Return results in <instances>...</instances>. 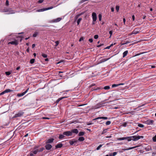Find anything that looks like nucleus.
Listing matches in <instances>:
<instances>
[{"label":"nucleus","instance_id":"obj_1","mask_svg":"<svg viewBox=\"0 0 156 156\" xmlns=\"http://www.w3.org/2000/svg\"><path fill=\"white\" fill-rule=\"evenodd\" d=\"M130 138H132V140L134 141H136L141 138H143L144 136H129Z\"/></svg>","mask_w":156,"mask_h":156},{"label":"nucleus","instance_id":"obj_2","mask_svg":"<svg viewBox=\"0 0 156 156\" xmlns=\"http://www.w3.org/2000/svg\"><path fill=\"white\" fill-rule=\"evenodd\" d=\"M4 11L5 12H9V14H13L15 13V12L12 10L11 9H4Z\"/></svg>","mask_w":156,"mask_h":156},{"label":"nucleus","instance_id":"obj_3","mask_svg":"<svg viewBox=\"0 0 156 156\" xmlns=\"http://www.w3.org/2000/svg\"><path fill=\"white\" fill-rule=\"evenodd\" d=\"M104 103L102 102L99 103L94 106V108L97 109L99 108L102 106Z\"/></svg>","mask_w":156,"mask_h":156},{"label":"nucleus","instance_id":"obj_4","mask_svg":"<svg viewBox=\"0 0 156 156\" xmlns=\"http://www.w3.org/2000/svg\"><path fill=\"white\" fill-rule=\"evenodd\" d=\"M92 17L93 21L95 22L97 19V17L96 14L95 12H93L92 15Z\"/></svg>","mask_w":156,"mask_h":156},{"label":"nucleus","instance_id":"obj_5","mask_svg":"<svg viewBox=\"0 0 156 156\" xmlns=\"http://www.w3.org/2000/svg\"><path fill=\"white\" fill-rule=\"evenodd\" d=\"M23 113L24 112H23L20 111L15 115V117H20L23 115Z\"/></svg>","mask_w":156,"mask_h":156},{"label":"nucleus","instance_id":"obj_6","mask_svg":"<svg viewBox=\"0 0 156 156\" xmlns=\"http://www.w3.org/2000/svg\"><path fill=\"white\" fill-rule=\"evenodd\" d=\"M10 44H13V45H17L18 44V42L17 40H15L13 41L9 42L8 43V44L9 45Z\"/></svg>","mask_w":156,"mask_h":156},{"label":"nucleus","instance_id":"obj_7","mask_svg":"<svg viewBox=\"0 0 156 156\" xmlns=\"http://www.w3.org/2000/svg\"><path fill=\"white\" fill-rule=\"evenodd\" d=\"M29 89V88H28L25 91L23 92L21 94H18L17 95V96L20 97L23 96L28 92Z\"/></svg>","mask_w":156,"mask_h":156},{"label":"nucleus","instance_id":"obj_8","mask_svg":"<svg viewBox=\"0 0 156 156\" xmlns=\"http://www.w3.org/2000/svg\"><path fill=\"white\" fill-rule=\"evenodd\" d=\"M63 134L67 136H71L72 135V132L70 131L64 132H63Z\"/></svg>","mask_w":156,"mask_h":156},{"label":"nucleus","instance_id":"obj_9","mask_svg":"<svg viewBox=\"0 0 156 156\" xmlns=\"http://www.w3.org/2000/svg\"><path fill=\"white\" fill-rule=\"evenodd\" d=\"M154 121L151 120H148L146 121V123L148 125H152L153 124Z\"/></svg>","mask_w":156,"mask_h":156},{"label":"nucleus","instance_id":"obj_10","mask_svg":"<svg viewBox=\"0 0 156 156\" xmlns=\"http://www.w3.org/2000/svg\"><path fill=\"white\" fill-rule=\"evenodd\" d=\"M45 147L46 149L49 150L52 148V146L51 144H47L45 146Z\"/></svg>","mask_w":156,"mask_h":156},{"label":"nucleus","instance_id":"obj_11","mask_svg":"<svg viewBox=\"0 0 156 156\" xmlns=\"http://www.w3.org/2000/svg\"><path fill=\"white\" fill-rule=\"evenodd\" d=\"M108 118L107 117H98L94 119V120H95L97 119H103L104 120H106L108 119Z\"/></svg>","mask_w":156,"mask_h":156},{"label":"nucleus","instance_id":"obj_12","mask_svg":"<svg viewBox=\"0 0 156 156\" xmlns=\"http://www.w3.org/2000/svg\"><path fill=\"white\" fill-rule=\"evenodd\" d=\"M62 20L61 18H57L53 20L52 22L54 23H57L60 21Z\"/></svg>","mask_w":156,"mask_h":156},{"label":"nucleus","instance_id":"obj_13","mask_svg":"<svg viewBox=\"0 0 156 156\" xmlns=\"http://www.w3.org/2000/svg\"><path fill=\"white\" fill-rule=\"evenodd\" d=\"M54 139L53 138L49 139L47 140L46 142V144L51 143L53 142Z\"/></svg>","mask_w":156,"mask_h":156},{"label":"nucleus","instance_id":"obj_14","mask_svg":"<svg viewBox=\"0 0 156 156\" xmlns=\"http://www.w3.org/2000/svg\"><path fill=\"white\" fill-rule=\"evenodd\" d=\"M130 137H123L119 138H117V140H126L127 139L129 138Z\"/></svg>","mask_w":156,"mask_h":156},{"label":"nucleus","instance_id":"obj_15","mask_svg":"<svg viewBox=\"0 0 156 156\" xmlns=\"http://www.w3.org/2000/svg\"><path fill=\"white\" fill-rule=\"evenodd\" d=\"M139 33V31H138L137 29H135L132 32L131 34H130V35H132L133 34H136Z\"/></svg>","mask_w":156,"mask_h":156},{"label":"nucleus","instance_id":"obj_16","mask_svg":"<svg viewBox=\"0 0 156 156\" xmlns=\"http://www.w3.org/2000/svg\"><path fill=\"white\" fill-rule=\"evenodd\" d=\"M71 132H72V133L77 134L78 133V130L77 129H75L72 130Z\"/></svg>","mask_w":156,"mask_h":156},{"label":"nucleus","instance_id":"obj_17","mask_svg":"<svg viewBox=\"0 0 156 156\" xmlns=\"http://www.w3.org/2000/svg\"><path fill=\"white\" fill-rule=\"evenodd\" d=\"M138 147V146H135V147H129V148H128L127 149H123V150L124 151H125L126 150H130V149H133L135 148L136 147Z\"/></svg>","mask_w":156,"mask_h":156},{"label":"nucleus","instance_id":"obj_18","mask_svg":"<svg viewBox=\"0 0 156 156\" xmlns=\"http://www.w3.org/2000/svg\"><path fill=\"white\" fill-rule=\"evenodd\" d=\"M63 146L62 144L60 143L58 144L57 145L55 146L56 148H61Z\"/></svg>","mask_w":156,"mask_h":156},{"label":"nucleus","instance_id":"obj_19","mask_svg":"<svg viewBox=\"0 0 156 156\" xmlns=\"http://www.w3.org/2000/svg\"><path fill=\"white\" fill-rule=\"evenodd\" d=\"M77 142V140H73L70 141L69 142L70 144L71 145H72L75 143H76Z\"/></svg>","mask_w":156,"mask_h":156},{"label":"nucleus","instance_id":"obj_20","mask_svg":"<svg viewBox=\"0 0 156 156\" xmlns=\"http://www.w3.org/2000/svg\"><path fill=\"white\" fill-rule=\"evenodd\" d=\"M128 53V51H125L123 53V57L124 58L126 56Z\"/></svg>","mask_w":156,"mask_h":156},{"label":"nucleus","instance_id":"obj_21","mask_svg":"<svg viewBox=\"0 0 156 156\" xmlns=\"http://www.w3.org/2000/svg\"><path fill=\"white\" fill-rule=\"evenodd\" d=\"M65 135L63 134V133L62 134H60L59 137V138L60 139H62L63 138L65 137Z\"/></svg>","mask_w":156,"mask_h":156},{"label":"nucleus","instance_id":"obj_22","mask_svg":"<svg viewBox=\"0 0 156 156\" xmlns=\"http://www.w3.org/2000/svg\"><path fill=\"white\" fill-rule=\"evenodd\" d=\"M45 11V8L40 9H38L37 10V12H43Z\"/></svg>","mask_w":156,"mask_h":156},{"label":"nucleus","instance_id":"obj_23","mask_svg":"<svg viewBox=\"0 0 156 156\" xmlns=\"http://www.w3.org/2000/svg\"><path fill=\"white\" fill-rule=\"evenodd\" d=\"M84 139L83 137H80L79 138L78 140L80 141H82L84 140Z\"/></svg>","mask_w":156,"mask_h":156},{"label":"nucleus","instance_id":"obj_24","mask_svg":"<svg viewBox=\"0 0 156 156\" xmlns=\"http://www.w3.org/2000/svg\"><path fill=\"white\" fill-rule=\"evenodd\" d=\"M84 134V132H80L79 135V136H81L83 135Z\"/></svg>","mask_w":156,"mask_h":156},{"label":"nucleus","instance_id":"obj_25","mask_svg":"<svg viewBox=\"0 0 156 156\" xmlns=\"http://www.w3.org/2000/svg\"><path fill=\"white\" fill-rule=\"evenodd\" d=\"M11 91H12V90H11L10 89H7L5 90V91H4V92H5V93L10 92Z\"/></svg>","mask_w":156,"mask_h":156},{"label":"nucleus","instance_id":"obj_26","mask_svg":"<svg viewBox=\"0 0 156 156\" xmlns=\"http://www.w3.org/2000/svg\"><path fill=\"white\" fill-rule=\"evenodd\" d=\"M99 20L101 21V20L102 15L101 14H99L98 15Z\"/></svg>","mask_w":156,"mask_h":156},{"label":"nucleus","instance_id":"obj_27","mask_svg":"<svg viewBox=\"0 0 156 156\" xmlns=\"http://www.w3.org/2000/svg\"><path fill=\"white\" fill-rule=\"evenodd\" d=\"M152 140L154 142H156V135L152 138Z\"/></svg>","mask_w":156,"mask_h":156},{"label":"nucleus","instance_id":"obj_28","mask_svg":"<svg viewBox=\"0 0 156 156\" xmlns=\"http://www.w3.org/2000/svg\"><path fill=\"white\" fill-rule=\"evenodd\" d=\"M82 19L81 18H80L77 21V23L78 25L80 23V21L82 20Z\"/></svg>","mask_w":156,"mask_h":156},{"label":"nucleus","instance_id":"obj_29","mask_svg":"<svg viewBox=\"0 0 156 156\" xmlns=\"http://www.w3.org/2000/svg\"><path fill=\"white\" fill-rule=\"evenodd\" d=\"M110 58H106V59H102L101 60V62H105L106 61H107L108 60H109V59Z\"/></svg>","mask_w":156,"mask_h":156},{"label":"nucleus","instance_id":"obj_30","mask_svg":"<svg viewBox=\"0 0 156 156\" xmlns=\"http://www.w3.org/2000/svg\"><path fill=\"white\" fill-rule=\"evenodd\" d=\"M65 97H61V98H59L57 101L58 102H59L62 99L65 98Z\"/></svg>","mask_w":156,"mask_h":156},{"label":"nucleus","instance_id":"obj_31","mask_svg":"<svg viewBox=\"0 0 156 156\" xmlns=\"http://www.w3.org/2000/svg\"><path fill=\"white\" fill-rule=\"evenodd\" d=\"M35 59H32L30 60V62L31 64H33L34 63Z\"/></svg>","mask_w":156,"mask_h":156},{"label":"nucleus","instance_id":"obj_32","mask_svg":"<svg viewBox=\"0 0 156 156\" xmlns=\"http://www.w3.org/2000/svg\"><path fill=\"white\" fill-rule=\"evenodd\" d=\"M11 73L10 72H5V74L7 76H9V75L11 74Z\"/></svg>","mask_w":156,"mask_h":156},{"label":"nucleus","instance_id":"obj_33","mask_svg":"<svg viewBox=\"0 0 156 156\" xmlns=\"http://www.w3.org/2000/svg\"><path fill=\"white\" fill-rule=\"evenodd\" d=\"M53 8V7L51 6V7H48V8H45V11L46 10H49V9H51L52 8Z\"/></svg>","mask_w":156,"mask_h":156},{"label":"nucleus","instance_id":"obj_34","mask_svg":"<svg viewBox=\"0 0 156 156\" xmlns=\"http://www.w3.org/2000/svg\"><path fill=\"white\" fill-rule=\"evenodd\" d=\"M110 87L109 86H106L104 87V89L105 90H108L110 89Z\"/></svg>","mask_w":156,"mask_h":156},{"label":"nucleus","instance_id":"obj_35","mask_svg":"<svg viewBox=\"0 0 156 156\" xmlns=\"http://www.w3.org/2000/svg\"><path fill=\"white\" fill-rule=\"evenodd\" d=\"M111 123V122L110 121H107L106 123V125H108L110 124Z\"/></svg>","mask_w":156,"mask_h":156},{"label":"nucleus","instance_id":"obj_36","mask_svg":"<svg viewBox=\"0 0 156 156\" xmlns=\"http://www.w3.org/2000/svg\"><path fill=\"white\" fill-rule=\"evenodd\" d=\"M138 126L140 127L143 128L144 127V126L143 124H139L138 125Z\"/></svg>","mask_w":156,"mask_h":156},{"label":"nucleus","instance_id":"obj_37","mask_svg":"<svg viewBox=\"0 0 156 156\" xmlns=\"http://www.w3.org/2000/svg\"><path fill=\"white\" fill-rule=\"evenodd\" d=\"M107 129H104L103 130V131H102V132L101 134H103L104 133H106L107 132Z\"/></svg>","mask_w":156,"mask_h":156},{"label":"nucleus","instance_id":"obj_38","mask_svg":"<svg viewBox=\"0 0 156 156\" xmlns=\"http://www.w3.org/2000/svg\"><path fill=\"white\" fill-rule=\"evenodd\" d=\"M41 55L44 58H47V55L44 54H42Z\"/></svg>","mask_w":156,"mask_h":156},{"label":"nucleus","instance_id":"obj_39","mask_svg":"<svg viewBox=\"0 0 156 156\" xmlns=\"http://www.w3.org/2000/svg\"><path fill=\"white\" fill-rule=\"evenodd\" d=\"M102 145H100L96 148V150H98L100 149V148L102 146Z\"/></svg>","mask_w":156,"mask_h":156},{"label":"nucleus","instance_id":"obj_40","mask_svg":"<svg viewBox=\"0 0 156 156\" xmlns=\"http://www.w3.org/2000/svg\"><path fill=\"white\" fill-rule=\"evenodd\" d=\"M118 86H119L118 84H113L112 85V87H118Z\"/></svg>","mask_w":156,"mask_h":156},{"label":"nucleus","instance_id":"obj_41","mask_svg":"<svg viewBox=\"0 0 156 156\" xmlns=\"http://www.w3.org/2000/svg\"><path fill=\"white\" fill-rule=\"evenodd\" d=\"M127 124V123L126 122H125L123 123V124H122V125L123 126L126 127V126Z\"/></svg>","mask_w":156,"mask_h":156},{"label":"nucleus","instance_id":"obj_42","mask_svg":"<svg viewBox=\"0 0 156 156\" xmlns=\"http://www.w3.org/2000/svg\"><path fill=\"white\" fill-rule=\"evenodd\" d=\"M37 32H35L33 34V36L34 37H35L37 36Z\"/></svg>","mask_w":156,"mask_h":156},{"label":"nucleus","instance_id":"obj_43","mask_svg":"<svg viewBox=\"0 0 156 156\" xmlns=\"http://www.w3.org/2000/svg\"><path fill=\"white\" fill-rule=\"evenodd\" d=\"M119 7L118 6H116V9L117 12H118L119 10Z\"/></svg>","mask_w":156,"mask_h":156},{"label":"nucleus","instance_id":"obj_44","mask_svg":"<svg viewBox=\"0 0 156 156\" xmlns=\"http://www.w3.org/2000/svg\"><path fill=\"white\" fill-rule=\"evenodd\" d=\"M55 43L56 44L55 46H57L58 44H59V42L58 41H56L55 42Z\"/></svg>","mask_w":156,"mask_h":156},{"label":"nucleus","instance_id":"obj_45","mask_svg":"<svg viewBox=\"0 0 156 156\" xmlns=\"http://www.w3.org/2000/svg\"><path fill=\"white\" fill-rule=\"evenodd\" d=\"M117 152H114L113 153H112V156H115L117 154Z\"/></svg>","mask_w":156,"mask_h":156},{"label":"nucleus","instance_id":"obj_46","mask_svg":"<svg viewBox=\"0 0 156 156\" xmlns=\"http://www.w3.org/2000/svg\"><path fill=\"white\" fill-rule=\"evenodd\" d=\"M6 5L7 6H8L9 5V1L8 0H7L5 2Z\"/></svg>","mask_w":156,"mask_h":156},{"label":"nucleus","instance_id":"obj_47","mask_svg":"<svg viewBox=\"0 0 156 156\" xmlns=\"http://www.w3.org/2000/svg\"><path fill=\"white\" fill-rule=\"evenodd\" d=\"M98 35H95L94 36V38L95 39H97L98 38Z\"/></svg>","mask_w":156,"mask_h":156},{"label":"nucleus","instance_id":"obj_48","mask_svg":"<svg viewBox=\"0 0 156 156\" xmlns=\"http://www.w3.org/2000/svg\"><path fill=\"white\" fill-rule=\"evenodd\" d=\"M38 151L37 150H35L34 151L33 153L34 154H37V152Z\"/></svg>","mask_w":156,"mask_h":156},{"label":"nucleus","instance_id":"obj_49","mask_svg":"<svg viewBox=\"0 0 156 156\" xmlns=\"http://www.w3.org/2000/svg\"><path fill=\"white\" fill-rule=\"evenodd\" d=\"M89 41L90 42V43H92V42L93 41V40L92 38H90V39H89Z\"/></svg>","mask_w":156,"mask_h":156},{"label":"nucleus","instance_id":"obj_50","mask_svg":"<svg viewBox=\"0 0 156 156\" xmlns=\"http://www.w3.org/2000/svg\"><path fill=\"white\" fill-rule=\"evenodd\" d=\"M109 33L110 34V38L111 37V35H112V31H109Z\"/></svg>","mask_w":156,"mask_h":156},{"label":"nucleus","instance_id":"obj_51","mask_svg":"<svg viewBox=\"0 0 156 156\" xmlns=\"http://www.w3.org/2000/svg\"><path fill=\"white\" fill-rule=\"evenodd\" d=\"M44 0H40L38 1V2L39 3H41L43 2Z\"/></svg>","mask_w":156,"mask_h":156},{"label":"nucleus","instance_id":"obj_52","mask_svg":"<svg viewBox=\"0 0 156 156\" xmlns=\"http://www.w3.org/2000/svg\"><path fill=\"white\" fill-rule=\"evenodd\" d=\"M83 37H81L80 39H79V41H83Z\"/></svg>","mask_w":156,"mask_h":156},{"label":"nucleus","instance_id":"obj_53","mask_svg":"<svg viewBox=\"0 0 156 156\" xmlns=\"http://www.w3.org/2000/svg\"><path fill=\"white\" fill-rule=\"evenodd\" d=\"M103 45H104L103 44H101L97 45V47L99 48V47H101V46Z\"/></svg>","mask_w":156,"mask_h":156},{"label":"nucleus","instance_id":"obj_54","mask_svg":"<svg viewBox=\"0 0 156 156\" xmlns=\"http://www.w3.org/2000/svg\"><path fill=\"white\" fill-rule=\"evenodd\" d=\"M132 19L134 21L135 20V16L134 15L132 16Z\"/></svg>","mask_w":156,"mask_h":156},{"label":"nucleus","instance_id":"obj_55","mask_svg":"<svg viewBox=\"0 0 156 156\" xmlns=\"http://www.w3.org/2000/svg\"><path fill=\"white\" fill-rule=\"evenodd\" d=\"M110 47H111L110 46H108L106 47L105 48V49H109L110 48Z\"/></svg>","mask_w":156,"mask_h":156},{"label":"nucleus","instance_id":"obj_56","mask_svg":"<svg viewBox=\"0 0 156 156\" xmlns=\"http://www.w3.org/2000/svg\"><path fill=\"white\" fill-rule=\"evenodd\" d=\"M5 94V92H4V91H3V92H2V93H0V96L1 95H2V94Z\"/></svg>","mask_w":156,"mask_h":156},{"label":"nucleus","instance_id":"obj_57","mask_svg":"<svg viewBox=\"0 0 156 156\" xmlns=\"http://www.w3.org/2000/svg\"><path fill=\"white\" fill-rule=\"evenodd\" d=\"M123 22L124 24L125 23L126 19L125 18L123 19Z\"/></svg>","mask_w":156,"mask_h":156},{"label":"nucleus","instance_id":"obj_58","mask_svg":"<svg viewBox=\"0 0 156 156\" xmlns=\"http://www.w3.org/2000/svg\"><path fill=\"white\" fill-rule=\"evenodd\" d=\"M131 138H129L127 139V140L128 141H130L131 140H132V139H131Z\"/></svg>","mask_w":156,"mask_h":156},{"label":"nucleus","instance_id":"obj_59","mask_svg":"<svg viewBox=\"0 0 156 156\" xmlns=\"http://www.w3.org/2000/svg\"><path fill=\"white\" fill-rule=\"evenodd\" d=\"M115 44H116V43H115L113 44H111L110 46L111 47L113 45H115Z\"/></svg>","mask_w":156,"mask_h":156},{"label":"nucleus","instance_id":"obj_60","mask_svg":"<svg viewBox=\"0 0 156 156\" xmlns=\"http://www.w3.org/2000/svg\"><path fill=\"white\" fill-rule=\"evenodd\" d=\"M43 119H49V118L47 117H43Z\"/></svg>","mask_w":156,"mask_h":156},{"label":"nucleus","instance_id":"obj_61","mask_svg":"<svg viewBox=\"0 0 156 156\" xmlns=\"http://www.w3.org/2000/svg\"><path fill=\"white\" fill-rule=\"evenodd\" d=\"M35 46V44H32V47L33 48H34Z\"/></svg>","mask_w":156,"mask_h":156},{"label":"nucleus","instance_id":"obj_62","mask_svg":"<svg viewBox=\"0 0 156 156\" xmlns=\"http://www.w3.org/2000/svg\"><path fill=\"white\" fill-rule=\"evenodd\" d=\"M34 154L33 152H31L30 153V156H33L34 155Z\"/></svg>","mask_w":156,"mask_h":156},{"label":"nucleus","instance_id":"obj_63","mask_svg":"<svg viewBox=\"0 0 156 156\" xmlns=\"http://www.w3.org/2000/svg\"><path fill=\"white\" fill-rule=\"evenodd\" d=\"M111 11L112 12H113L114 11V8H111Z\"/></svg>","mask_w":156,"mask_h":156},{"label":"nucleus","instance_id":"obj_64","mask_svg":"<svg viewBox=\"0 0 156 156\" xmlns=\"http://www.w3.org/2000/svg\"><path fill=\"white\" fill-rule=\"evenodd\" d=\"M109 156H112V153H111L109 154Z\"/></svg>","mask_w":156,"mask_h":156}]
</instances>
